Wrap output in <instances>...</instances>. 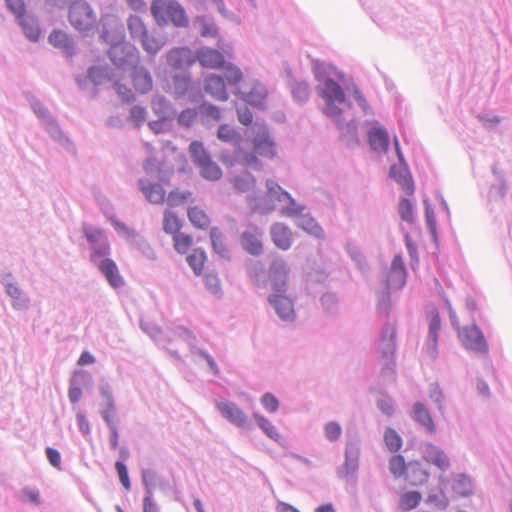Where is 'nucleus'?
I'll return each instance as SVG.
<instances>
[{"label":"nucleus","mask_w":512,"mask_h":512,"mask_svg":"<svg viewBox=\"0 0 512 512\" xmlns=\"http://www.w3.org/2000/svg\"><path fill=\"white\" fill-rule=\"evenodd\" d=\"M150 12L155 23L160 27L172 24L183 28L189 23L185 9L177 0H153Z\"/></svg>","instance_id":"1"},{"label":"nucleus","mask_w":512,"mask_h":512,"mask_svg":"<svg viewBox=\"0 0 512 512\" xmlns=\"http://www.w3.org/2000/svg\"><path fill=\"white\" fill-rule=\"evenodd\" d=\"M253 151L243 149L236 151L237 162L245 167L261 169L259 157L273 158L276 155L275 144L270 138L266 128H261L252 140Z\"/></svg>","instance_id":"2"},{"label":"nucleus","mask_w":512,"mask_h":512,"mask_svg":"<svg viewBox=\"0 0 512 512\" xmlns=\"http://www.w3.org/2000/svg\"><path fill=\"white\" fill-rule=\"evenodd\" d=\"M189 152L195 166L203 178L209 181H217L222 177V170L220 166L212 160L202 142H191Z\"/></svg>","instance_id":"3"},{"label":"nucleus","mask_w":512,"mask_h":512,"mask_svg":"<svg viewBox=\"0 0 512 512\" xmlns=\"http://www.w3.org/2000/svg\"><path fill=\"white\" fill-rule=\"evenodd\" d=\"M395 328L388 325L384 328L380 341L381 349V375L383 377L395 379Z\"/></svg>","instance_id":"4"},{"label":"nucleus","mask_w":512,"mask_h":512,"mask_svg":"<svg viewBox=\"0 0 512 512\" xmlns=\"http://www.w3.org/2000/svg\"><path fill=\"white\" fill-rule=\"evenodd\" d=\"M68 18L70 24L79 32L90 31L97 20L90 5L83 0H76L70 5Z\"/></svg>","instance_id":"5"},{"label":"nucleus","mask_w":512,"mask_h":512,"mask_svg":"<svg viewBox=\"0 0 512 512\" xmlns=\"http://www.w3.org/2000/svg\"><path fill=\"white\" fill-rule=\"evenodd\" d=\"M319 94L325 100L326 115L338 119L341 110L337 108L336 104H343L345 102V94L340 85L332 79H326L324 87L320 90Z\"/></svg>","instance_id":"6"},{"label":"nucleus","mask_w":512,"mask_h":512,"mask_svg":"<svg viewBox=\"0 0 512 512\" xmlns=\"http://www.w3.org/2000/svg\"><path fill=\"white\" fill-rule=\"evenodd\" d=\"M289 280V268L282 259L271 263L268 272V281L274 294H283L287 290Z\"/></svg>","instance_id":"7"},{"label":"nucleus","mask_w":512,"mask_h":512,"mask_svg":"<svg viewBox=\"0 0 512 512\" xmlns=\"http://www.w3.org/2000/svg\"><path fill=\"white\" fill-rule=\"evenodd\" d=\"M460 337L466 348L478 353L488 352L486 340L477 326L465 327L460 333Z\"/></svg>","instance_id":"8"},{"label":"nucleus","mask_w":512,"mask_h":512,"mask_svg":"<svg viewBox=\"0 0 512 512\" xmlns=\"http://www.w3.org/2000/svg\"><path fill=\"white\" fill-rule=\"evenodd\" d=\"M216 407L221 415L230 423L238 427H244L247 424L248 418L246 414L235 403L228 401H217Z\"/></svg>","instance_id":"9"},{"label":"nucleus","mask_w":512,"mask_h":512,"mask_svg":"<svg viewBox=\"0 0 512 512\" xmlns=\"http://www.w3.org/2000/svg\"><path fill=\"white\" fill-rule=\"evenodd\" d=\"M100 38L111 47L124 39L121 24L114 18L103 17Z\"/></svg>","instance_id":"10"},{"label":"nucleus","mask_w":512,"mask_h":512,"mask_svg":"<svg viewBox=\"0 0 512 512\" xmlns=\"http://www.w3.org/2000/svg\"><path fill=\"white\" fill-rule=\"evenodd\" d=\"M196 59L203 68L217 70L224 67L225 59L221 52L210 47H202L196 53Z\"/></svg>","instance_id":"11"},{"label":"nucleus","mask_w":512,"mask_h":512,"mask_svg":"<svg viewBox=\"0 0 512 512\" xmlns=\"http://www.w3.org/2000/svg\"><path fill=\"white\" fill-rule=\"evenodd\" d=\"M406 283V269L403 259L400 255H396L391 264L390 271L387 275V287L389 290L402 288Z\"/></svg>","instance_id":"12"},{"label":"nucleus","mask_w":512,"mask_h":512,"mask_svg":"<svg viewBox=\"0 0 512 512\" xmlns=\"http://www.w3.org/2000/svg\"><path fill=\"white\" fill-rule=\"evenodd\" d=\"M168 64L174 69H184L193 65L195 56L192 51L186 47L174 48L167 55Z\"/></svg>","instance_id":"13"},{"label":"nucleus","mask_w":512,"mask_h":512,"mask_svg":"<svg viewBox=\"0 0 512 512\" xmlns=\"http://www.w3.org/2000/svg\"><path fill=\"white\" fill-rule=\"evenodd\" d=\"M135 49L130 47L123 40L109 49V57L111 61L118 67L132 63L136 58Z\"/></svg>","instance_id":"14"},{"label":"nucleus","mask_w":512,"mask_h":512,"mask_svg":"<svg viewBox=\"0 0 512 512\" xmlns=\"http://www.w3.org/2000/svg\"><path fill=\"white\" fill-rule=\"evenodd\" d=\"M268 300L282 320L289 321L294 319V306L290 298L283 294H272Z\"/></svg>","instance_id":"15"},{"label":"nucleus","mask_w":512,"mask_h":512,"mask_svg":"<svg viewBox=\"0 0 512 512\" xmlns=\"http://www.w3.org/2000/svg\"><path fill=\"white\" fill-rule=\"evenodd\" d=\"M270 235L275 246L281 250L290 249L293 242V233L291 229L283 223L272 225Z\"/></svg>","instance_id":"16"},{"label":"nucleus","mask_w":512,"mask_h":512,"mask_svg":"<svg viewBox=\"0 0 512 512\" xmlns=\"http://www.w3.org/2000/svg\"><path fill=\"white\" fill-rule=\"evenodd\" d=\"M204 89L216 100L226 101L228 99L225 82L218 75L211 74L207 76L204 80Z\"/></svg>","instance_id":"17"},{"label":"nucleus","mask_w":512,"mask_h":512,"mask_svg":"<svg viewBox=\"0 0 512 512\" xmlns=\"http://www.w3.org/2000/svg\"><path fill=\"white\" fill-rule=\"evenodd\" d=\"M266 186L270 197L279 201L288 200L293 205V207L283 209L282 215L290 217L297 215L300 212L299 209L294 207V199L290 196L288 192L284 191L276 182L269 180L267 181Z\"/></svg>","instance_id":"18"},{"label":"nucleus","mask_w":512,"mask_h":512,"mask_svg":"<svg viewBox=\"0 0 512 512\" xmlns=\"http://www.w3.org/2000/svg\"><path fill=\"white\" fill-rule=\"evenodd\" d=\"M424 460L436 466L439 470L445 472L450 468V459L448 455L434 445H428L424 454Z\"/></svg>","instance_id":"19"},{"label":"nucleus","mask_w":512,"mask_h":512,"mask_svg":"<svg viewBox=\"0 0 512 512\" xmlns=\"http://www.w3.org/2000/svg\"><path fill=\"white\" fill-rule=\"evenodd\" d=\"M139 186L146 199L153 204H162L165 202L166 193L160 184L151 183L140 179Z\"/></svg>","instance_id":"20"},{"label":"nucleus","mask_w":512,"mask_h":512,"mask_svg":"<svg viewBox=\"0 0 512 512\" xmlns=\"http://www.w3.org/2000/svg\"><path fill=\"white\" fill-rule=\"evenodd\" d=\"M389 176L394 179L408 194L413 193V181L404 163L390 167Z\"/></svg>","instance_id":"21"},{"label":"nucleus","mask_w":512,"mask_h":512,"mask_svg":"<svg viewBox=\"0 0 512 512\" xmlns=\"http://www.w3.org/2000/svg\"><path fill=\"white\" fill-rule=\"evenodd\" d=\"M132 83L136 91L141 94L148 93L153 86L149 72L143 67H134L132 72Z\"/></svg>","instance_id":"22"},{"label":"nucleus","mask_w":512,"mask_h":512,"mask_svg":"<svg viewBox=\"0 0 512 512\" xmlns=\"http://www.w3.org/2000/svg\"><path fill=\"white\" fill-rule=\"evenodd\" d=\"M406 479L409 481L411 485H423L429 479V472L422 467L419 461H412L408 463Z\"/></svg>","instance_id":"23"},{"label":"nucleus","mask_w":512,"mask_h":512,"mask_svg":"<svg viewBox=\"0 0 512 512\" xmlns=\"http://www.w3.org/2000/svg\"><path fill=\"white\" fill-rule=\"evenodd\" d=\"M99 269L105 275L111 286L118 288L123 285V278L119 274L118 268L113 260L108 258L102 260Z\"/></svg>","instance_id":"24"},{"label":"nucleus","mask_w":512,"mask_h":512,"mask_svg":"<svg viewBox=\"0 0 512 512\" xmlns=\"http://www.w3.org/2000/svg\"><path fill=\"white\" fill-rule=\"evenodd\" d=\"M452 490L458 497H468L473 494V483L466 474H456L452 478Z\"/></svg>","instance_id":"25"},{"label":"nucleus","mask_w":512,"mask_h":512,"mask_svg":"<svg viewBox=\"0 0 512 512\" xmlns=\"http://www.w3.org/2000/svg\"><path fill=\"white\" fill-rule=\"evenodd\" d=\"M368 139L370 146L375 151L386 152L389 147V137L383 128H374L369 131Z\"/></svg>","instance_id":"26"},{"label":"nucleus","mask_w":512,"mask_h":512,"mask_svg":"<svg viewBox=\"0 0 512 512\" xmlns=\"http://www.w3.org/2000/svg\"><path fill=\"white\" fill-rule=\"evenodd\" d=\"M241 245L245 251L252 255H259L263 250L260 235L255 232H243L241 235Z\"/></svg>","instance_id":"27"},{"label":"nucleus","mask_w":512,"mask_h":512,"mask_svg":"<svg viewBox=\"0 0 512 512\" xmlns=\"http://www.w3.org/2000/svg\"><path fill=\"white\" fill-rule=\"evenodd\" d=\"M151 108L155 115L163 120H173L174 110L171 104L163 97L156 96L151 102Z\"/></svg>","instance_id":"28"},{"label":"nucleus","mask_w":512,"mask_h":512,"mask_svg":"<svg viewBox=\"0 0 512 512\" xmlns=\"http://www.w3.org/2000/svg\"><path fill=\"white\" fill-rule=\"evenodd\" d=\"M142 48L151 55L157 54L165 45V40L162 37L148 31L139 41Z\"/></svg>","instance_id":"29"},{"label":"nucleus","mask_w":512,"mask_h":512,"mask_svg":"<svg viewBox=\"0 0 512 512\" xmlns=\"http://www.w3.org/2000/svg\"><path fill=\"white\" fill-rule=\"evenodd\" d=\"M413 414L415 421L425 427L427 431L430 433L435 432L434 421L428 409L422 403L417 402L413 405Z\"/></svg>","instance_id":"30"},{"label":"nucleus","mask_w":512,"mask_h":512,"mask_svg":"<svg viewBox=\"0 0 512 512\" xmlns=\"http://www.w3.org/2000/svg\"><path fill=\"white\" fill-rule=\"evenodd\" d=\"M127 29L130 37L139 41L149 31L143 19L137 15H130L127 19Z\"/></svg>","instance_id":"31"},{"label":"nucleus","mask_w":512,"mask_h":512,"mask_svg":"<svg viewBox=\"0 0 512 512\" xmlns=\"http://www.w3.org/2000/svg\"><path fill=\"white\" fill-rule=\"evenodd\" d=\"M187 216L190 223L196 229H207L210 225V218L207 213L198 206L190 207L187 211Z\"/></svg>","instance_id":"32"},{"label":"nucleus","mask_w":512,"mask_h":512,"mask_svg":"<svg viewBox=\"0 0 512 512\" xmlns=\"http://www.w3.org/2000/svg\"><path fill=\"white\" fill-rule=\"evenodd\" d=\"M181 228L182 222L179 217L175 213L166 210L163 216V230L174 236L180 232Z\"/></svg>","instance_id":"33"},{"label":"nucleus","mask_w":512,"mask_h":512,"mask_svg":"<svg viewBox=\"0 0 512 512\" xmlns=\"http://www.w3.org/2000/svg\"><path fill=\"white\" fill-rule=\"evenodd\" d=\"M422 500V495L418 491H408L403 493L399 499V508L402 511H410L416 508Z\"/></svg>","instance_id":"34"},{"label":"nucleus","mask_w":512,"mask_h":512,"mask_svg":"<svg viewBox=\"0 0 512 512\" xmlns=\"http://www.w3.org/2000/svg\"><path fill=\"white\" fill-rule=\"evenodd\" d=\"M20 25L23 28V31L25 35L31 40V41H37L40 36V29L38 27L37 21L29 16H23L18 19Z\"/></svg>","instance_id":"35"},{"label":"nucleus","mask_w":512,"mask_h":512,"mask_svg":"<svg viewBox=\"0 0 512 512\" xmlns=\"http://www.w3.org/2000/svg\"><path fill=\"white\" fill-rule=\"evenodd\" d=\"M242 98L251 105L260 106L266 98V91L261 85L256 84L249 92L242 93Z\"/></svg>","instance_id":"36"},{"label":"nucleus","mask_w":512,"mask_h":512,"mask_svg":"<svg viewBox=\"0 0 512 512\" xmlns=\"http://www.w3.org/2000/svg\"><path fill=\"white\" fill-rule=\"evenodd\" d=\"M187 262L194 273L196 275H200L204 270L206 262V254L204 250L200 248L194 249L193 252L187 256Z\"/></svg>","instance_id":"37"},{"label":"nucleus","mask_w":512,"mask_h":512,"mask_svg":"<svg viewBox=\"0 0 512 512\" xmlns=\"http://www.w3.org/2000/svg\"><path fill=\"white\" fill-rule=\"evenodd\" d=\"M233 187L238 192H248L255 187L256 180L249 173H244L242 175L235 176L232 179Z\"/></svg>","instance_id":"38"},{"label":"nucleus","mask_w":512,"mask_h":512,"mask_svg":"<svg viewBox=\"0 0 512 512\" xmlns=\"http://www.w3.org/2000/svg\"><path fill=\"white\" fill-rule=\"evenodd\" d=\"M225 72V78L227 80V83L238 90L239 84L243 81V73L242 71L233 64H224Z\"/></svg>","instance_id":"39"},{"label":"nucleus","mask_w":512,"mask_h":512,"mask_svg":"<svg viewBox=\"0 0 512 512\" xmlns=\"http://www.w3.org/2000/svg\"><path fill=\"white\" fill-rule=\"evenodd\" d=\"M299 227L302 228L307 233L317 237L322 238L324 236L323 229L319 226V224L309 216H303L299 220Z\"/></svg>","instance_id":"40"},{"label":"nucleus","mask_w":512,"mask_h":512,"mask_svg":"<svg viewBox=\"0 0 512 512\" xmlns=\"http://www.w3.org/2000/svg\"><path fill=\"white\" fill-rule=\"evenodd\" d=\"M389 470L394 477L399 478L406 475L408 464L402 455H394L389 460Z\"/></svg>","instance_id":"41"},{"label":"nucleus","mask_w":512,"mask_h":512,"mask_svg":"<svg viewBox=\"0 0 512 512\" xmlns=\"http://www.w3.org/2000/svg\"><path fill=\"white\" fill-rule=\"evenodd\" d=\"M191 196V191L175 189L167 195L165 200L169 206L175 207L186 203Z\"/></svg>","instance_id":"42"},{"label":"nucleus","mask_w":512,"mask_h":512,"mask_svg":"<svg viewBox=\"0 0 512 512\" xmlns=\"http://www.w3.org/2000/svg\"><path fill=\"white\" fill-rule=\"evenodd\" d=\"M210 238L214 251L221 256H226L228 254V249L226 247L224 237L218 228H211Z\"/></svg>","instance_id":"43"},{"label":"nucleus","mask_w":512,"mask_h":512,"mask_svg":"<svg viewBox=\"0 0 512 512\" xmlns=\"http://www.w3.org/2000/svg\"><path fill=\"white\" fill-rule=\"evenodd\" d=\"M384 441L390 452H397L402 447L401 436L392 428H387L384 432Z\"/></svg>","instance_id":"44"},{"label":"nucleus","mask_w":512,"mask_h":512,"mask_svg":"<svg viewBox=\"0 0 512 512\" xmlns=\"http://www.w3.org/2000/svg\"><path fill=\"white\" fill-rule=\"evenodd\" d=\"M254 419L256 420L259 427L264 431V433L270 437L271 439L278 440L280 438V434L278 433L275 426L263 415L259 413L253 414Z\"/></svg>","instance_id":"45"},{"label":"nucleus","mask_w":512,"mask_h":512,"mask_svg":"<svg viewBox=\"0 0 512 512\" xmlns=\"http://www.w3.org/2000/svg\"><path fill=\"white\" fill-rule=\"evenodd\" d=\"M175 250L180 254H185L193 244V238L185 233L179 232L172 236Z\"/></svg>","instance_id":"46"},{"label":"nucleus","mask_w":512,"mask_h":512,"mask_svg":"<svg viewBox=\"0 0 512 512\" xmlns=\"http://www.w3.org/2000/svg\"><path fill=\"white\" fill-rule=\"evenodd\" d=\"M49 42L57 48L69 49L71 42L68 35L60 30L53 31L49 36Z\"/></svg>","instance_id":"47"},{"label":"nucleus","mask_w":512,"mask_h":512,"mask_svg":"<svg viewBox=\"0 0 512 512\" xmlns=\"http://www.w3.org/2000/svg\"><path fill=\"white\" fill-rule=\"evenodd\" d=\"M217 137L223 142L232 143L240 138L238 132L231 126L223 124L219 127Z\"/></svg>","instance_id":"48"},{"label":"nucleus","mask_w":512,"mask_h":512,"mask_svg":"<svg viewBox=\"0 0 512 512\" xmlns=\"http://www.w3.org/2000/svg\"><path fill=\"white\" fill-rule=\"evenodd\" d=\"M105 396L107 398L108 402V409L102 413L103 419L106 421L109 429L112 428V426H117L113 419V414L115 412V405L112 398V395L110 393H105Z\"/></svg>","instance_id":"49"},{"label":"nucleus","mask_w":512,"mask_h":512,"mask_svg":"<svg viewBox=\"0 0 512 512\" xmlns=\"http://www.w3.org/2000/svg\"><path fill=\"white\" fill-rule=\"evenodd\" d=\"M324 433L329 441H336L342 434L341 426L336 422H328L324 427Z\"/></svg>","instance_id":"50"},{"label":"nucleus","mask_w":512,"mask_h":512,"mask_svg":"<svg viewBox=\"0 0 512 512\" xmlns=\"http://www.w3.org/2000/svg\"><path fill=\"white\" fill-rule=\"evenodd\" d=\"M261 404L270 413H275L279 407L278 399L271 393H265L261 397Z\"/></svg>","instance_id":"51"},{"label":"nucleus","mask_w":512,"mask_h":512,"mask_svg":"<svg viewBox=\"0 0 512 512\" xmlns=\"http://www.w3.org/2000/svg\"><path fill=\"white\" fill-rule=\"evenodd\" d=\"M398 210H399V214L403 220L408 221V222L412 221L413 208H412L411 202L408 199L404 198L399 202Z\"/></svg>","instance_id":"52"},{"label":"nucleus","mask_w":512,"mask_h":512,"mask_svg":"<svg viewBox=\"0 0 512 512\" xmlns=\"http://www.w3.org/2000/svg\"><path fill=\"white\" fill-rule=\"evenodd\" d=\"M8 9L17 19L25 16V4L23 0H5Z\"/></svg>","instance_id":"53"},{"label":"nucleus","mask_w":512,"mask_h":512,"mask_svg":"<svg viewBox=\"0 0 512 512\" xmlns=\"http://www.w3.org/2000/svg\"><path fill=\"white\" fill-rule=\"evenodd\" d=\"M171 122L172 120H163L158 118V120L150 121L148 126L155 134H160L171 128Z\"/></svg>","instance_id":"54"},{"label":"nucleus","mask_w":512,"mask_h":512,"mask_svg":"<svg viewBox=\"0 0 512 512\" xmlns=\"http://www.w3.org/2000/svg\"><path fill=\"white\" fill-rule=\"evenodd\" d=\"M88 77L94 84H101L107 77L106 69L102 67H91L88 71Z\"/></svg>","instance_id":"55"},{"label":"nucleus","mask_w":512,"mask_h":512,"mask_svg":"<svg viewBox=\"0 0 512 512\" xmlns=\"http://www.w3.org/2000/svg\"><path fill=\"white\" fill-rule=\"evenodd\" d=\"M197 112L195 109L183 110L178 116V123L182 126L189 127L196 120Z\"/></svg>","instance_id":"56"},{"label":"nucleus","mask_w":512,"mask_h":512,"mask_svg":"<svg viewBox=\"0 0 512 512\" xmlns=\"http://www.w3.org/2000/svg\"><path fill=\"white\" fill-rule=\"evenodd\" d=\"M130 118L136 126H141L146 120V110L141 106H133L130 110Z\"/></svg>","instance_id":"57"},{"label":"nucleus","mask_w":512,"mask_h":512,"mask_svg":"<svg viewBox=\"0 0 512 512\" xmlns=\"http://www.w3.org/2000/svg\"><path fill=\"white\" fill-rule=\"evenodd\" d=\"M293 96L298 101H305L310 95V89L305 83H298L293 87Z\"/></svg>","instance_id":"58"},{"label":"nucleus","mask_w":512,"mask_h":512,"mask_svg":"<svg viewBox=\"0 0 512 512\" xmlns=\"http://www.w3.org/2000/svg\"><path fill=\"white\" fill-rule=\"evenodd\" d=\"M115 469L118 473L121 484L124 486V488L126 490H129L130 489V481H129L128 471H127L125 464L123 462L118 461L115 464Z\"/></svg>","instance_id":"59"},{"label":"nucleus","mask_w":512,"mask_h":512,"mask_svg":"<svg viewBox=\"0 0 512 512\" xmlns=\"http://www.w3.org/2000/svg\"><path fill=\"white\" fill-rule=\"evenodd\" d=\"M114 89L118 96L124 101V102H132L134 100V95L128 87H126L123 84L115 83Z\"/></svg>","instance_id":"60"},{"label":"nucleus","mask_w":512,"mask_h":512,"mask_svg":"<svg viewBox=\"0 0 512 512\" xmlns=\"http://www.w3.org/2000/svg\"><path fill=\"white\" fill-rule=\"evenodd\" d=\"M378 408L387 416H391L394 412L393 401L390 397L385 396L377 402Z\"/></svg>","instance_id":"61"},{"label":"nucleus","mask_w":512,"mask_h":512,"mask_svg":"<svg viewBox=\"0 0 512 512\" xmlns=\"http://www.w3.org/2000/svg\"><path fill=\"white\" fill-rule=\"evenodd\" d=\"M84 235L90 243H96L103 238V231L101 229H92L89 227L83 228Z\"/></svg>","instance_id":"62"},{"label":"nucleus","mask_w":512,"mask_h":512,"mask_svg":"<svg viewBox=\"0 0 512 512\" xmlns=\"http://www.w3.org/2000/svg\"><path fill=\"white\" fill-rule=\"evenodd\" d=\"M430 398L438 404V407L440 410L443 409V401H444V395L442 390L439 388L437 384L431 385L430 388Z\"/></svg>","instance_id":"63"},{"label":"nucleus","mask_w":512,"mask_h":512,"mask_svg":"<svg viewBox=\"0 0 512 512\" xmlns=\"http://www.w3.org/2000/svg\"><path fill=\"white\" fill-rule=\"evenodd\" d=\"M201 112L207 117L216 121L219 120L221 116L219 108L211 104H203L201 106Z\"/></svg>","instance_id":"64"}]
</instances>
